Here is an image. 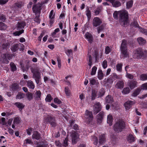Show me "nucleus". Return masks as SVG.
<instances>
[{"mask_svg": "<svg viewBox=\"0 0 147 147\" xmlns=\"http://www.w3.org/2000/svg\"><path fill=\"white\" fill-rule=\"evenodd\" d=\"M113 7H117L120 6L121 5V3L117 1H115L112 4Z\"/></svg>", "mask_w": 147, "mask_h": 147, "instance_id": "obj_42", "label": "nucleus"}, {"mask_svg": "<svg viewBox=\"0 0 147 147\" xmlns=\"http://www.w3.org/2000/svg\"><path fill=\"white\" fill-rule=\"evenodd\" d=\"M52 117L49 115L45 116L44 117L43 122L45 124L49 123Z\"/></svg>", "mask_w": 147, "mask_h": 147, "instance_id": "obj_28", "label": "nucleus"}, {"mask_svg": "<svg viewBox=\"0 0 147 147\" xmlns=\"http://www.w3.org/2000/svg\"><path fill=\"white\" fill-rule=\"evenodd\" d=\"M84 117L85 118L86 122L88 123L91 122L93 118L92 112L88 110H86L85 112Z\"/></svg>", "mask_w": 147, "mask_h": 147, "instance_id": "obj_6", "label": "nucleus"}, {"mask_svg": "<svg viewBox=\"0 0 147 147\" xmlns=\"http://www.w3.org/2000/svg\"><path fill=\"white\" fill-rule=\"evenodd\" d=\"M12 57V55L11 54H3L1 61L4 63L8 64L9 62L8 60L11 59Z\"/></svg>", "mask_w": 147, "mask_h": 147, "instance_id": "obj_10", "label": "nucleus"}, {"mask_svg": "<svg viewBox=\"0 0 147 147\" xmlns=\"http://www.w3.org/2000/svg\"><path fill=\"white\" fill-rule=\"evenodd\" d=\"M26 96L29 100H30L33 99V94L31 92H28L26 94Z\"/></svg>", "mask_w": 147, "mask_h": 147, "instance_id": "obj_38", "label": "nucleus"}, {"mask_svg": "<svg viewBox=\"0 0 147 147\" xmlns=\"http://www.w3.org/2000/svg\"><path fill=\"white\" fill-rule=\"evenodd\" d=\"M122 66L123 64L122 63H117L116 65V69L117 70L120 72H121Z\"/></svg>", "mask_w": 147, "mask_h": 147, "instance_id": "obj_39", "label": "nucleus"}, {"mask_svg": "<svg viewBox=\"0 0 147 147\" xmlns=\"http://www.w3.org/2000/svg\"><path fill=\"white\" fill-rule=\"evenodd\" d=\"M23 5V3L22 2H18L14 3V6H16L18 8H21Z\"/></svg>", "mask_w": 147, "mask_h": 147, "instance_id": "obj_52", "label": "nucleus"}, {"mask_svg": "<svg viewBox=\"0 0 147 147\" xmlns=\"http://www.w3.org/2000/svg\"><path fill=\"white\" fill-rule=\"evenodd\" d=\"M102 22V21L100 19H93L92 22L94 26L95 27L100 25Z\"/></svg>", "mask_w": 147, "mask_h": 147, "instance_id": "obj_19", "label": "nucleus"}, {"mask_svg": "<svg viewBox=\"0 0 147 147\" xmlns=\"http://www.w3.org/2000/svg\"><path fill=\"white\" fill-rule=\"evenodd\" d=\"M104 114L103 111H101L97 115L96 121L98 123L100 124L102 123Z\"/></svg>", "mask_w": 147, "mask_h": 147, "instance_id": "obj_13", "label": "nucleus"}, {"mask_svg": "<svg viewBox=\"0 0 147 147\" xmlns=\"http://www.w3.org/2000/svg\"><path fill=\"white\" fill-rule=\"evenodd\" d=\"M140 79L142 81L147 80V74H143L141 75L140 76Z\"/></svg>", "mask_w": 147, "mask_h": 147, "instance_id": "obj_44", "label": "nucleus"}, {"mask_svg": "<svg viewBox=\"0 0 147 147\" xmlns=\"http://www.w3.org/2000/svg\"><path fill=\"white\" fill-rule=\"evenodd\" d=\"M135 102L134 100H128L124 104V105L125 109L126 110H128L135 104Z\"/></svg>", "mask_w": 147, "mask_h": 147, "instance_id": "obj_12", "label": "nucleus"}, {"mask_svg": "<svg viewBox=\"0 0 147 147\" xmlns=\"http://www.w3.org/2000/svg\"><path fill=\"white\" fill-rule=\"evenodd\" d=\"M105 101L107 103H112L113 101V99L111 96L108 95L106 97Z\"/></svg>", "mask_w": 147, "mask_h": 147, "instance_id": "obj_29", "label": "nucleus"}, {"mask_svg": "<svg viewBox=\"0 0 147 147\" xmlns=\"http://www.w3.org/2000/svg\"><path fill=\"white\" fill-rule=\"evenodd\" d=\"M114 81V79H113V78L110 77L107 80V85H109L111 84Z\"/></svg>", "mask_w": 147, "mask_h": 147, "instance_id": "obj_48", "label": "nucleus"}, {"mask_svg": "<svg viewBox=\"0 0 147 147\" xmlns=\"http://www.w3.org/2000/svg\"><path fill=\"white\" fill-rule=\"evenodd\" d=\"M135 139V138L133 135L129 134L127 137V140L129 142H134Z\"/></svg>", "mask_w": 147, "mask_h": 147, "instance_id": "obj_31", "label": "nucleus"}, {"mask_svg": "<svg viewBox=\"0 0 147 147\" xmlns=\"http://www.w3.org/2000/svg\"><path fill=\"white\" fill-rule=\"evenodd\" d=\"M53 99L50 94H48L45 98V100L46 102H50Z\"/></svg>", "mask_w": 147, "mask_h": 147, "instance_id": "obj_55", "label": "nucleus"}, {"mask_svg": "<svg viewBox=\"0 0 147 147\" xmlns=\"http://www.w3.org/2000/svg\"><path fill=\"white\" fill-rule=\"evenodd\" d=\"M25 94L19 92L16 96V99H21L25 97Z\"/></svg>", "mask_w": 147, "mask_h": 147, "instance_id": "obj_37", "label": "nucleus"}, {"mask_svg": "<svg viewBox=\"0 0 147 147\" xmlns=\"http://www.w3.org/2000/svg\"><path fill=\"white\" fill-rule=\"evenodd\" d=\"M90 83L91 86L93 87H97L99 84L98 81L94 78L90 79Z\"/></svg>", "mask_w": 147, "mask_h": 147, "instance_id": "obj_15", "label": "nucleus"}, {"mask_svg": "<svg viewBox=\"0 0 147 147\" xmlns=\"http://www.w3.org/2000/svg\"><path fill=\"white\" fill-rule=\"evenodd\" d=\"M119 18H128L129 16L128 12L125 10L119 11Z\"/></svg>", "mask_w": 147, "mask_h": 147, "instance_id": "obj_11", "label": "nucleus"}, {"mask_svg": "<svg viewBox=\"0 0 147 147\" xmlns=\"http://www.w3.org/2000/svg\"><path fill=\"white\" fill-rule=\"evenodd\" d=\"M24 32V30L23 29L20 30L19 31H17L13 33V34L15 36H19Z\"/></svg>", "mask_w": 147, "mask_h": 147, "instance_id": "obj_47", "label": "nucleus"}, {"mask_svg": "<svg viewBox=\"0 0 147 147\" xmlns=\"http://www.w3.org/2000/svg\"><path fill=\"white\" fill-rule=\"evenodd\" d=\"M124 86V82L122 81H118L116 84V87L118 89H121L123 88Z\"/></svg>", "mask_w": 147, "mask_h": 147, "instance_id": "obj_26", "label": "nucleus"}, {"mask_svg": "<svg viewBox=\"0 0 147 147\" xmlns=\"http://www.w3.org/2000/svg\"><path fill=\"white\" fill-rule=\"evenodd\" d=\"M127 45V41L125 40H123L120 47L121 57V58H125L129 57Z\"/></svg>", "mask_w": 147, "mask_h": 147, "instance_id": "obj_1", "label": "nucleus"}, {"mask_svg": "<svg viewBox=\"0 0 147 147\" xmlns=\"http://www.w3.org/2000/svg\"><path fill=\"white\" fill-rule=\"evenodd\" d=\"M105 90L103 88H101L99 91L98 93V97H102L105 94Z\"/></svg>", "mask_w": 147, "mask_h": 147, "instance_id": "obj_35", "label": "nucleus"}, {"mask_svg": "<svg viewBox=\"0 0 147 147\" xmlns=\"http://www.w3.org/2000/svg\"><path fill=\"white\" fill-rule=\"evenodd\" d=\"M91 49H88V57L89 58V61L88 63V65L90 66V68L92 65V57L90 54L91 52Z\"/></svg>", "mask_w": 147, "mask_h": 147, "instance_id": "obj_22", "label": "nucleus"}, {"mask_svg": "<svg viewBox=\"0 0 147 147\" xmlns=\"http://www.w3.org/2000/svg\"><path fill=\"white\" fill-rule=\"evenodd\" d=\"M141 90V89L140 88H137L132 94V96H137L140 93V92Z\"/></svg>", "mask_w": 147, "mask_h": 147, "instance_id": "obj_36", "label": "nucleus"}, {"mask_svg": "<svg viewBox=\"0 0 147 147\" xmlns=\"http://www.w3.org/2000/svg\"><path fill=\"white\" fill-rule=\"evenodd\" d=\"M36 98L37 100L39 99L41 95V92L40 90L37 91L35 93Z\"/></svg>", "mask_w": 147, "mask_h": 147, "instance_id": "obj_50", "label": "nucleus"}, {"mask_svg": "<svg viewBox=\"0 0 147 147\" xmlns=\"http://www.w3.org/2000/svg\"><path fill=\"white\" fill-rule=\"evenodd\" d=\"M125 127V123L122 120H119L115 123L114 127V129L117 132H121Z\"/></svg>", "mask_w": 147, "mask_h": 147, "instance_id": "obj_3", "label": "nucleus"}, {"mask_svg": "<svg viewBox=\"0 0 147 147\" xmlns=\"http://www.w3.org/2000/svg\"><path fill=\"white\" fill-rule=\"evenodd\" d=\"M97 68L96 67L94 66L92 68L91 75H94L96 72Z\"/></svg>", "mask_w": 147, "mask_h": 147, "instance_id": "obj_59", "label": "nucleus"}, {"mask_svg": "<svg viewBox=\"0 0 147 147\" xmlns=\"http://www.w3.org/2000/svg\"><path fill=\"white\" fill-rule=\"evenodd\" d=\"M92 139L94 144L95 145H96L98 144V138L97 137L95 136H94L93 137Z\"/></svg>", "mask_w": 147, "mask_h": 147, "instance_id": "obj_58", "label": "nucleus"}, {"mask_svg": "<svg viewBox=\"0 0 147 147\" xmlns=\"http://www.w3.org/2000/svg\"><path fill=\"white\" fill-rule=\"evenodd\" d=\"M102 67L104 69L106 68L107 66V61L105 60L102 62Z\"/></svg>", "mask_w": 147, "mask_h": 147, "instance_id": "obj_63", "label": "nucleus"}, {"mask_svg": "<svg viewBox=\"0 0 147 147\" xmlns=\"http://www.w3.org/2000/svg\"><path fill=\"white\" fill-rule=\"evenodd\" d=\"M24 143H25L26 144H32L33 142L30 139H27L24 141Z\"/></svg>", "mask_w": 147, "mask_h": 147, "instance_id": "obj_60", "label": "nucleus"}, {"mask_svg": "<svg viewBox=\"0 0 147 147\" xmlns=\"http://www.w3.org/2000/svg\"><path fill=\"white\" fill-rule=\"evenodd\" d=\"M137 82L135 81H130L128 84V86L131 89H133L137 86Z\"/></svg>", "mask_w": 147, "mask_h": 147, "instance_id": "obj_18", "label": "nucleus"}, {"mask_svg": "<svg viewBox=\"0 0 147 147\" xmlns=\"http://www.w3.org/2000/svg\"><path fill=\"white\" fill-rule=\"evenodd\" d=\"M131 26H133L137 28L140 32L146 35H147V30L142 28L141 27L139 26L136 19H134V22L131 24Z\"/></svg>", "mask_w": 147, "mask_h": 147, "instance_id": "obj_7", "label": "nucleus"}, {"mask_svg": "<svg viewBox=\"0 0 147 147\" xmlns=\"http://www.w3.org/2000/svg\"><path fill=\"white\" fill-rule=\"evenodd\" d=\"M71 78V76L70 75L68 76L65 77V79L66 80H65V81L66 83L67 84L68 86L70 85L71 84V83L68 80V79L69 78Z\"/></svg>", "mask_w": 147, "mask_h": 147, "instance_id": "obj_57", "label": "nucleus"}, {"mask_svg": "<svg viewBox=\"0 0 147 147\" xmlns=\"http://www.w3.org/2000/svg\"><path fill=\"white\" fill-rule=\"evenodd\" d=\"M130 92V90L128 87H126L124 88L122 91V93L123 94H126L129 93Z\"/></svg>", "mask_w": 147, "mask_h": 147, "instance_id": "obj_51", "label": "nucleus"}, {"mask_svg": "<svg viewBox=\"0 0 147 147\" xmlns=\"http://www.w3.org/2000/svg\"><path fill=\"white\" fill-rule=\"evenodd\" d=\"M133 1L131 0L128 1L126 3V7L127 9H129L133 5Z\"/></svg>", "mask_w": 147, "mask_h": 147, "instance_id": "obj_45", "label": "nucleus"}, {"mask_svg": "<svg viewBox=\"0 0 147 147\" xmlns=\"http://www.w3.org/2000/svg\"><path fill=\"white\" fill-rule=\"evenodd\" d=\"M57 61L58 62V67L59 68H61V60L60 57L58 56L57 57Z\"/></svg>", "mask_w": 147, "mask_h": 147, "instance_id": "obj_56", "label": "nucleus"}, {"mask_svg": "<svg viewBox=\"0 0 147 147\" xmlns=\"http://www.w3.org/2000/svg\"><path fill=\"white\" fill-rule=\"evenodd\" d=\"M14 105L19 109L20 110H22L24 107L25 105L22 103L20 102H16Z\"/></svg>", "mask_w": 147, "mask_h": 147, "instance_id": "obj_27", "label": "nucleus"}, {"mask_svg": "<svg viewBox=\"0 0 147 147\" xmlns=\"http://www.w3.org/2000/svg\"><path fill=\"white\" fill-rule=\"evenodd\" d=\"M125 76L127 78L131 79H132L134 77L132 75L128 73L127 72H126V74Z\"/></svg>", "mask_w": 147, "mask_h": 147, "instance_id": "obj_64", "label": "nucleus"}, {"mask_svg": "<svg viewBox=\"0 0 147 147\" xmlns=\"http://www.w3.org/2000/svg\"><path fill=\"white\" fill-rule=\"evenodd\" d=\"M11 68V70L12 71H14L16 70L17 67L14 63L13 62H11L10 64Z\"/></svg>", "mask_w": 147, "mask_h": 147, "instance_id": "obj_43", "label": "nucleus"}, {"mask_svg": "<svg viewBox=\"0 0 147 147\" xmlns=\"http://www.w3.org/2000/svg\"><path fill=\"white\" fill-rule=\"evenodd\" d=\"M34 146L36 147H46L47 145L43 142H36L34 143Z\"/></svg>", "mask_w": 147, "mask_h": 147, "instance_id": "obj_17", "label": "nucleus"}, {"mask_svg": "<svg viewBox=\"0 0 147 147\" xmlns=\"http://www.w3.org/2000/svg\"><path fill=\"white\" fill-rule=\"evenodd\" d=\"M104 76V74L102 73V71L100 70L98 71V78L100 80H101L103 79Z\"/></svg>", "mask_w": 147, "mask_h": 147, "instance_id": "obj_41", "label": "nucleus"}, {"mask_svg": "<svg viewBox=\"0 0 147 147\" xmlns=\"http://www.w3.org/2000/svg\"><path fill=\"white\" fill-rule=\"evenodd\" d=\"M93 111L94 114H96L101 109L102 107L100 102H96L93 106Z\"/></svg>", "mask_w": 147, "mask_h": 147, "instance_id": "obj_9", "label": "nucleus"}, {"mask_svg": "<svg viewBox=\"0 0 147 147\" xmlns=\"http://www.w3.org/2000/svg\"><path fill=\"white\" fill-rule=\"evenodd\" d=\"M105 140V136L104 134L100 135L99 137V143L101 144L103 143Z\"/></svg>", "mask_w": 147, "mask_h": 147, "instance_id": "obj_32", "label": "nucleus"}, {"mask_svg": "<svg viewBox=\"0 0 147 147\" xmlns=\"http://www.w3.org/2000/svg\"><path fill=\"white\" fill-rule=\"evenodd\" d=\"M27 86L30 89L33 90L35 88V85L33 82L30 80H29L27 81Z\"/></svg>", "mask_w": 147, "mask_h": 147, "instance_id": "obj_23", "label": "nucleus"}, {"mask_svg": "<svg viewBox=\"0 0 147 147\" xmlns=\"http://www.w3.org/2000/svg\"><path fill=\"white\" fill-rule=\"evenodd\" d=\"M147 53V51H143L142 48H139L133 52V56L134 58L139 59L142 56L145 55Z\"/></svg>", "mask_w": 147, "mask_h": 147, "instance_id": "obj_2", "label": "nucleus"}, {"mask_svg": "<svg viewBox=\"0 0 147 147\" xmlns=\"http://www.w3.org/2000/svg\"><path fill=\"white\" fill-rule=\"evenodd\" d=\"M42 4L38 3L35 5H34L32 7L33 12L35 13L36 17L35 18H39L40 13L41 7Z\"/></svg>", "mask_w": 147, "mask_h": 147, "instance_id": "obj_5", "label": "nucleus"}, {"mask_svg": "<svg viewBox=\"0 0 147 147\" xmlns=\"http://www.w3.org/2000/svg\"><path fill=\"white\" fill-rule=\"evenodd\" d=\"M72 138V143L73 144H76L79 137V135L77 132L73 130L71 133Z\"/></svg>", "mask_w": 147, "mask_h": 147, "instance_id": "obj_8", "label": "nucleus"}, {"mask_svg": "<svg viewBox=\"0 0 147 147\" xmlns=\"http://www.w3.org/2000/svg\"><path fill=\"white\" fill-rule=\"evenodd\" d=\"M113 120V118L112 115L111 114H109L107 116V123L109 126L112 125Z\"/></svg>", "mask_w": 147, "mask_h": 147, "instance_id": "obj_21", "label": "nucleus"}, {"mask_svg": "<svg viewBox=\"0 0 147 147\" xmlns=\"http://www.w3.org/2000/svg\"><path fill=\"white\" fill-rule=\"evenodd\" d=\"M137 41L139 44L143 45L146 42V40L142 37H140L137 38Z\"/></svg>", "mask_w": 147, "mask_h": 147, "instance_id": "obj_30", "label": "nucleus"}, {"mask_svg": "<svg viewBox=\"0 0 147 147\" xmlns=\"http://www.w3.org/2000/svg\"><path fill=\"white\" fill-rule=\"evenodd\" d=\"M32 138L33 139H36L37 140L40 139L41 138L40 134L36 131H34L32 136Z\"/></svg>", "mask_w": 147, "mask_h": 147, "instance_id": "obj_14", "label": "nucleus"}, {"mask_svg": "<svg viewBox=\"0 0 147 147\" xmlns=\"http://www.w3.org/2000/svg\"><path fill=\"white\" fill-rule=\"evenodd\" d=\"M97 92L96 90H92L91 96L92 100H94L95 99L97 96Z\"/></svg>", "mask_w": 147, "mask_h": 147, "instance_id": "obj_33", "label": "nucleus"}, {"mask_svg": "<svg viewBox=\"0 0 147 147\" xmlns=\"http://www.w3.org/2000/svg\"><path fill=\"white\" fill-rule=\"evenodd\" d=\"M26 24L24 22H18V23L17 26V29L18 30H20L24 28V26H26Z\"/></svg>", "mask_w": 147, "mask_h": 147, "instance_id": "obj_25", "label": "nucleus"}, {"mask_svg": "<svg viewBox=\"0 0 147 147\" xmlns=\"http://www.w3.org/2000/svg\"><path fill=\"white\" fill-rule=\"evenodd\" d=\"M19 88V85L18 84L14 83L11 86V89L13 91H16L18 90Z\"/></svg>", "mask_w": 147, "mask_h": 147, "instance_id": "obj_34", "label": "nucleus"}, {"mask_svg": "<svg viewBox=\"0 0 147 147\" xmlns=\"http://www.w3.org/2000/svg\"><path fill=\"white\" fill-rule=\"evenodd\" d=\"M18 44H16L13 45L11 47V50L13 52H16L18 49Z\"/></svg>", "mask_w": 147, "mask_h": 147, "instance_id": "obj_40", "label": "nucleus"}, {"mask_svg": "<svg viewBox=\"0 0 147 147\" xmlns=\"http://www.w3.org/2000/svg\"><path fill=\"white\" fill-rule=\"evenodd\" d=\"M49 123L52 127H55L57 125V123L55 118L52 117Z\"/></svg>", "mask_w": 147, "mask_h": 147, "instance_id": "obj_24", "label": "nucleus"}, {"mask_svg": "<svg viewBox=\"0 0 147 147\" xmlns=\"http://www.w3.org/2000/svg\"><path fill=\"white\" fill-rule=\"evenodd\" d=\"M20 122V119L18 117H17L15 118L13 121V123L14 124H18Z\"/></svg>", "mask_w": 147, "mask_h": 147, "instance_id": "obj_61", "label": "nucleus"}, {"mask_svg": "<svg viewBox=\"0 0 147 147\" xmlns=\"http://www.w3.org/2000/svg\"><path fill=\"white\" fill-rule=\"evenodd\" d=\"M141 89L142 90H147V83L143 84L141 86Z\"/></svg>", "mask_w": 147, "mask_h": 147, "instance_id": "obj_54", "label": "nucleus"}, {"mask_svg": "<svg viewBox=\"0 0 147 147\" xmlns=\"http://www.w3.org/2000/svg\"><path fill=\"white\" fill-rule=\"evenodd\" d=\"M60 31L59 28L56 29L54 31V32L51 34V36L53 37H55V36L57 32H59Z\"/></svg>", "mask_w": 147, "mask_h": 147, "instance_id": "obj_62", "label": "nucleus"}, {"mask_svg": "<svg viewBox=\"0 0 147 147\" xmlns=\"http://www.w3.org/2000/svg\"><path fill=\"white\" fill-rule=\"evenodd\" d=\"M129 19H119V20L121 25L124 27L128 25Z\"/></svg>", "mask_w": 147, "mask_h": 147, "instance_id": "obj_20", "label": "nucleus"}, {"mask_svg": "<svg viewBox=\"0 0 147 147\" xmlns=\"http://www.w3.org/2000/svg\"><path fill=\"white\" fill-rule=\"evenodd\" d=\"M31 72L33 74L32 78L35 80L37 84H39L41 78L40 72L36 69H32Z\"/></svg>", "mask_w": 147, "mask_h": 147, "instance_id": "obj_4", "label": "nucleus"}, {"mask_svg": "<svg viewBox=\"0 0 147 147\" xmlns=\"http://www.w3.org/2000/svg\"><path fill=\"white\" fill-rule=\"evenodd\" d=\"M85 38L90 43H92L93 37L92 34L89 32L86 33L85 35Z\"/></svg>", "mask_w": 147, "mask_h": 147, "instance_id": "obj_16", "label": "nucleus"}, {"mask_svg": "<svg viewBox=\"0 0 147 147\" xmlns=\"http://www.w3.org/2000/svg\"><path fill=\"white\" fill-rule=\"evenodd\" d=\"M65 92L66 95L68 96H69L70 95V92L68 87H65Z\"/></svg>", "mask_w": 147, "mask_h": 147, "instance_id": "obj_53", "label": "nucleus"}, {"mask_svg": "<svg viewBox=\"0 0 147 147\" xmlns=\"http://www.w3.org/2000/svg\"><path fill=\"white\" fill-rule=\"evenodd\" d=\"M111 48L109 46L106 47L105 48V53L106 55L108 54L111 51Z\"/></svg>", "mask_w": 147, "mask_h": 147, "instance_id": "obj_49", "label": "nucleus"}, {"mask_svg": "<svg viewBox=\"0 0 147 147\" xmlns=\"http://www.w3.org/2000/svg\"><path fill=\"white\" fill-rule=\"evenodd\" d=\"M7 26L3 22H0V30H4L6 29Z\"/></svg>", "mask_w": 147, "mask_h": 147, "instance_id": "obj_46", "label": "nucleus"}]
</instances>
